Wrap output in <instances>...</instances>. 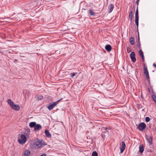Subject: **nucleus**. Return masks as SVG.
<instances>
[{"label": "nucleus", "mask_w": 156, "mask_h": 156, "mask_svg": "<svg viewBox=\"0 0 156 156\" xmlns=\"http://www.w3.org/2000/svg\"><path fill=\"white\" fill-rule=\"evenodd\" d=\"M36 140H37L36 141V149L41 148L46 145L41 139L39 140L36 139Z\"/></svg>", "instance_id": "nucleus-1"}, {"label": "nucleus", "mask_w": 156, "mask_h": 156, "mask_svg": "<svg viewBox=\"0 0 156 156\" xmlns=\"http://www.w3.org/2000/svg\"><path fill=\"white\" fill-rule=\"evenodd\" d=\"M20 137L21 138L18 139V142L21 144H25L27 141V138L26 136L23 134H22Z\"/></svg>", "instance_id": "nucleus-2"}, {"label": "nucleus", "mask_w": 156, "mask_h": 156, "mask_svg": "<svg viewBox=\"0 0 156 156\" xmlns=\"http://www.w3.org/2000/svg\"><path fill=\"white\" fill-rule=\"evenodd\" d=\"M61 99L55 102H54L52 103H50L49 105H48L47 108L49 110H51L58 103V102L61 100Z\"/></svg>", "instance_id": "nucleus-3"}, {"label": "nucleus", "mask_w": 156, "mask_h": 156, "mask_svg": "<svg viewBox=\"0 0 156 156\" xmlns=\"http://www.w3.org/2000/svg\"><path fill=\"white\" fill-rule=\"evenodd\" d=\"M144 73L146 76V79L148 82L149 83H150V78L149 77V72L148 71L147 67H144Z\"/></svg>", "instance_id": "nucleus-4"}, {"label": "nucleus", "mask_w": 156, "mask_h": 156, "mask_svg": "<svg viewBox=\"0 0 156 156\" xmlns=\"http://www.w3.org/2000/svg\"><path fill=\"white\" fill-rule=\"evenodd\" d=\"M138 7H137L136 12L135 13V22L136 24L137 29L138 30V25H139V16H138Z\"/></svg>", "instance_id": "nucleus-5"}, {"label": "nucleus", "mask_w": 156, "mask_h": 156, "mask_svg": "<svg viewBox=\"0 0 156 156\" xmlns=\"http://www.w3.org/2000/svg\"><path fill=\"white\" fill-rule=\"evenodd\" d=\"M146 125L145 123L142 122L140 123L137 128L139 129L140 131H143L146 128Z\"/></svg>", "instance_id": "nucleus-6"}, {"label": "nucleus", "mask_w": 156, "mask_h": 156, "mask_svg": "<svg viewBox=\"0 0 156 156\" xmlns=\"http://www.w3.org/2000/svg\"><path fill=\"white\" fill-rule=\"evenodd\" d=\"M37 4V1H34L31 2L28 4L30 6V9H32L35 6H36Z\"/></svg>", "instance_id": "nucleus-7"}, {"label": "nucleus", "mask_w": 156, "mask_h": 156, "mask_svg": "<svg viewBox=\"0 0 156 156\" xmlns=\"http://www.w3.org/2000/svg\"><path fill=\"white\" fill-rule=\"evenodd\" d=\"M130 57L132 61L135 62L136 61V59L135 57V53L134 52H132L130 54Z\"/></svg>", "instance_id": "nucleus-8"}, {"label": "nucleus", "mask_w": 156, "mask_h": 156, "mask_svg": "<svg viewBox=\"0 0 156 156\" xmlns=\"http://www.w3.org/2000/svg\"><path fill=\"white\" fill-rule=\"evenodd\" d=\"M146 138L147 140L148 143L150 145H152L153 144V138L151 136H150L146 135Z\"/></svg>", "instance_id": "nucleus-9"}, {"label": "nucleus", "mask_w": 156, "mask_h": 156, "mask_svg": "<svg viewBox=\"0 0 156 156\" xmlns=\"http://www.w3.org/2000/svg\"><path fill=\"white\" fill-rule=\"evenodd\" d=\"M126 148V144L125 143L122 141V142L121 146L120 148V152L122 153L124 151Z\"/></svg>", "instance_id": "nucleus-10"}, {"label": "nucleus", "mask_w": 156, "mask_h": 156, "mask_svg": "<svg viewBox=\"0 0 156 156\" xmlns=\"http://www.w3.org/2000/svg\"><path fill=\"white\" fill-rule=\"evenodd\" d=\"M114 8V5L112 4H110L108 6V13H110L112 12Z\"/></svg>", "instance_id": "nucleus-11"}, {"label": "nucleus", "mask_w": 156, "mask_h": 156, "mask_svg": "<svg viewBox=\"0 0 156 156\" xmlns=\"http://www.w3.org/2000/svg\"><path fill=\"white\" fill-rule=\"evenodd\" d=\"M11 107L12 108L16 111H18L20 108V107L18 105H15L14 104L13 105H12Z\"/></svg>", "instance_id": "nucleus-12"}, {"label": "nucleus", "mask_w": 156, "mask_h": 156, "mask_svg": "<svg viewBox=\"0 0 156 156\" xmlns=\"http://www.w3.org/2000/svg\"><path fill=\"white\" fill-rule=\"evenodd\" d=\"M41 128V126L40 124H36L34 128V130H40Z\"/></svg>", "instance_id": "nucleus-13"}, {"label": "nucleus", "mask_w": 156, "mask_h": 156, "mask_svg": "<svg viewBox=\"0 0 156 156\" xmlns=\"http://www.w3.org/2000/svg\"><path fill=\"white\" fill-rule=\"evenodd\" d=\"M30 147L32 149H36V142H31L30 143Z\"/></svg>", "instance_id": "nucleus-14"}, {"label": "nucleus", "mask_w": 156, "mask_h": 156, "mask_svg": "<svg viewBox=\"0 0 156 156\" xmlns=\"http://www.w3.org/2000/svg\"><path fill=\"white\" fill-rule=\"evenodd\" d=\"M105 48L106 50L108 52L110 51L112 49V48L111 45L109 44L106 45L105 46Z\"/></svg>", "instance_id": "nucleus-15"}, {"label": "nucleus", "mask_w": 156, "mask_h": 156, "mask_svg": "<svg viewBox=\"0 0 156 156\" xmlns=\"http://www.w3.org/2000/svg\"><path fill=\"white\" fill-rule=\"evenodd\" d=\"M89 13L90 16H95V12L91 9H90L89 10Z\"/></svg>", "instance_id": "nucleus-16"}, {"label": "nucleus", "mask_w": 156, "mask_h": 156, "mask_svg": "<svg viewBox=\"0 0 156 156\" xmlns=\"http://www.w3.org/2000/svg\"><path fill=\"white\" fill-rule=\"evenodd\" d=\"M30 153L29 150H27L24 152L23 153V156H29Z\"/></svg>", "instance_id": "nucleus-17"}, {"label": "nucleus", "mask_w": 156, "mask_h": 156, "mask_svg": "<svg viewBox=\"0 0 156 156\" xmlns=\"http://www.w3.org/2000/svg\"><path fill=\"white\" fill-rule=\"evenodd\" d=\"M45 133L46 136L48 138H49L51 136V134L49 132L47 129H46L45 130Z\"/></svg>", "instance_id": "nucleus-18"}, {"label": "nucleus", "mask_w": 156, "mask_h": 156, "mask_svg": "<svg viewBox=\"0 0 156 156\" xmlns=\"http://www.w3.org/2000/svg\"><path fill=\"white\" fill-rule=\"evenodd\" d=\"M144 147L143 145H140L139 146V152L140 153H143L144 151Z\"/></svg>", "instance_id": "nucleus-19"}, {"label": "nucleus", "mask_w": 156, "mask_h": 156, "mask_svg": "<svg viewBox=\"0 0 156 156\" xmlns=\"http://www.w3.org/2000/svg\"><path fill=\"white\" fill-rule=\"evenodd\" d=\"M129 42L130 44L133 45L134 44L135 41L134 38L133 37H131L129 39Z\"/></svg>", "instance_id": "nucleus-20"}, {"label": "nucleus", "mask_w": 156, "mask_h": 156, "mask_svg": "<svg viewBox=\"0 0 156 156\" xmlns=\"http://www.w3.org/2000/svg\"><path fill=\"white\" fill-rule=\"evenodd\" d=\"M36 124V123L35 122H31L29 123V126L30 127L34 128Z\"/></svg>", "instance_id": "nucleus-21"}, {"label": "nucleus", "mask_w": 156, "mask_h": 156, "mask_svg": "<svg viewBox=\"0 0 156 156\" xmlns=\"http://www.w3.org/2000/svg\"><path fill=\"white\" fill-rule=\"evenodd\" d=\"M7 102L11 107L13 105V102H12L10 99H9L8 100Z\"/></svg>", "instance_id": "nucleus-22"}, {"label": "nucleus", "mask_w": 156, "mask_h": 156, "mask_svg": "<svg viewBox=\"0 0 156 156\" xmlns=\"http://www.w3.org/2000/svg\"><path fill=\"white\" fill-rule=\"evenodd\" d=\"M77 72H75L71 73L70 74V77L72 78H73V77L74 76H76V75H77Z\"/></svg>", "instance_id": "nucleus-23"}, {"label": "nucleus", "mask_w": 156, "mask_h": 156, "mask_svg": "<svg viewBox=\"0 0 156 156\" xmlns=\"http://www.w3.org/2000/svg\"><path fill=\"white\" fill-rule=\"evenodd\" d=\"M139 55L141 57H144V55L143 53V52L142 50L140 49V51H139Z\"/></svg>", "instance_id": "nucleus-24"}, {"label": "nucleus", "mask_w": 156, "mask_h": 156, "mask_svg": "<svg viewBox=\"0 0 156 156\" xmlns=\"http://www.w3.org/2000/svg\"><path fill=\"white\" fill-rule=\"evenodd\" d=\"M106 133V132L105 131V132H102V134H101V136L103 139H104L105 137V135L104 134V133Z\"/></svg>", "instance_id": "nucleus-25"}, {"label": "nucleus", "mask_w": 156, "mask_h": 156, "mask_svg": "<svg viewBox=\"0 0 156 156\" xmlns=\"http://www.w3.org/2000/svg\"><path fill=\"white\" fill-rule=\"evenodd\" d=\"M98 154L95 151H93L92 154V156H98Z\"/></svg>", "instance_id": "nucleus-26"}, {"label": "nucleus", "mask_w": 156, "mask_h": 156, "mask_svg": "<svg viewBox=\"0 0 156 156\" xmlns=\"http://www.w3.org/2000/svg\"><path fill=\"white\" fill-rule=\"evenodd\" d=\"M152 98L154 101L155 102L156 101V95L155 94H153L152 95Z\"/></svg>", "instance_id": "nucleus-27"}, {"label": "nucleus", "mask_w": 156, "mask_h": 156, "mask_svg": "<svg viewBox=\"0 0 156 156\" xmlns=\"http://www.w3.org/2000/svg\"><path fill=\"white\" fill-rule=\"evenodd\" d=\"M129 18H133V11H131L129 13Z\"/></svg>", "instance_id": "nucleus-28"}, {"label": "nucleus", "mask_w": 156, "mask_h": 156, "mask_svg": "<svg viewBox=\"0 0 156 156\" xmlns=\"http://www.w3.org/2000/svg\"><path fill=\"white\" fill-rule=\"evenodd\" d=\"M145 120L146 122H148L150 121V119L149 117H146L145 119Z\"/></svg>", "instance_id": "nucleus-29"}, {"label": "nucleus", "mask_w": 156, "mask_h": 156, "mask_svg": "<svg viewBox=\"0 0 156 156\" xmlns=\"http://www.w3.org/2000/svg\"><path fill=\"white\" fill-rule=\"evenodd\" d=\"M137 46L140 49V42H137Z\"/></svg>", "instance_id": "nucleus-30"}, {"label": "nucleus", "mask_w": 156, "mask_h": 156, "mask_svg": "<svg viewBox=\"0 0 156 156\" xmlns=\"http://www.w3.org/2000/svg\"><path fill=\"white\" fill-rule=\"evenodd\" d=\"M43 97L41 95H40L39 96H38L37 99L38 100H41L43 99Z\"/></svg>", "instance_id": "nucleus-31"}, {"label": "nucleus", "mask_w": 156, "mask_h": 156, "mask_svg": "<svg viewBox=\"0 0 156 156\" xmlns=\"http://www.w3.org/2000/svg\"><path fill=\"white\" fill-rule=\"evenodd\" d=\"M131 50H130V48H127V51L128 53H129L131 52Z\"/></svg>", "instance_id": "nucleus-32"}, {"label": "nucleus", "mask_w": 156, "mask_h": 156, "mask_svg": "<svg viewBox=\"0 0 156 156\" xmlns=\"http://www.w3.org/2000/svg\"><path fill=\"white\" fill-rule=\"evenodd\" d=\"M153 149H148V150H147V151L148 152H152L153 151Z\"/></svg>", "instance_id": "nucleus-33"}, {"label": "nucleus", "mask_w": 156, "mask_h": 156, "mask_svg": "<svg viewBox=\"0 0 156 156\" xmlns=\"http://www.w3.org/2000/svg\"><path fill=\"white\" fill-rule=\"evenodd\" d=\"M139 0H136V4H137V7H138V5L139 4Z\"/></svg>", "instance_id": "nucleus-34"}, {"label": "nucleus", "mask_w": 156, "mask_h": 156, "mask_svg": "<svg viewBox=\"0 0 156 156\" xmlns=\"http://www.w3.org/2000/svg\"><path fill=\"white\" fill-rule=\"evenodd\" d=\"M137 42H140V38H139V33H138V37L137 38Z\"/></svg>", "instance_id": "nucleus-35"}, {"label": "nucleus", "mask_w": 156, "mask_h": 156, "mask_svg": "<svg viewBox=\"0 0 156 156\" xmlns=\"http://www.w3.org/2000/svg\"><path fill=\"white\" fill-rule=\"evenodd\" d=\"M40 156H47L46 154L44 153L40 155Z\"/></svg>", "instance_id": "nucleus-36"}, {"label": "nucleus", "mask_w": 156, "mask_h": 156, "mask_svg": "<svg viewBox=\"0 0 156 156\" xmlns=\"http://www.w3.org/2000/svg\"><path fill=\"white\" fill-rule=\"evenodd\" d=\"M129 20H130V21L131 22H132L133 18H129Z\"/></svg>", "instance_id": "nucleus-37"}, {"label": "nucleus", "mask_w": 156, "mask_h": 156, "mask_svg": "<svg viewBox=\"0 0 156 156\" xmlns=\"http://www.w3.org/2000/svg\"><path fill=\"white\" fill-rule=\"evenodd\" d=\"M141 58H142V61H143V62H144V63L145 61H144V57H141Z\"/></svg>", "instance_id": "nucleus-38"}, {"label": "nucleus", "mask_w": 156, "mask_h": 156, "mask_svg": "<svg viewBox=\"0 0 156 156\" xmlns=\"http://www.w3.org/2000/svg\"><path fill=\"white\" fill-rule=\"evenodd\" d=\"M152 130H153L154 132V131L155 130V128H154V127H153L152 129H151Z\"/></svg>", "instance_id": "nucleus-39"}, {"label": "nucleus", "mask_w": 156, "mask_h": 156, "mask_svg": "<svg viewBox=\"0 0 156 156\" xmlns=\"http://www.w3.org/2000/svg\"><path fill=\"white\" fill-rule=\"evenodd\" d=\"M153 66H154L156 68V64H155L154 63H153Z\"/></svg>", "instance_id": "nucleus-40"}, {"label": "nucleus", "mask_w": 156, "mask_h": 156, "mask_svg": "<svg viewBox=\"0 0 156 156\" xmlns=\"http://www.w3.org/2000/svg\"><path fill=\"white\" fill-rule=\"evenodd\" d=\"M18 61V60L16 59H15V60L14 61V62H17Z\"/></svg>", "instance_id": "nucleus-41"}, {"label": "nucleus", "mask_w": 156, "mask_h": 156, "mask_svg": "<svg viewBox=\"0 0 156 156\" xmlns=\"http://www.w3.org/2000/svg\"><path fill=\"white\" fill-rule=\"evenodd\" d=\"M111 128H107V127H105V130H107V129H110Z\"/></svg>", "instance_id": "nucleus-42"}, {"label": "nucleus", "mask_w": 156, "mask_h": 156, "mask_svg": "<svg viewBox=\"0 0 156 156\" xmlns=\"http://www.w3.org/2000/svg\"><path fill=\"white\" fill-rule=\"evenodd\" d=\"M149 128H151V124H149Z\"/></svg>", "instance_id": "nucleus-43"}, {"label": "nucleus", "mask_w": 156, "mask_h": 156, "mask_svg": "<svg viewBox=\"0 0 156 156\" xmlns=\"http://www.w3.org/2000/svg\"><path fill=\"white\" fill-rule=\"evenodd\" d=\"M144 67H146L145 66V64L144 63Z\"/></svg>", "instance_id": "nucleus-44"}, {"label": "nucleus", "mask_w": 156, "mask_h": 156, "mask_svg": "<svg viewBox=\"0 0 156 156\" xmlns=\"http://www.w3.org/2000/svg\"><path fill=\"white\" fill-rule=\"evenodd\" d=\"M141 98H143V96L142 95V94L141 95Z\"/></svg>", "instance_id": "nucleus-45"}, {"label": "nucleus", "mask_w": 156, "mask_h": 156, "mask_svg": "<svg viewBox=\"0 0 156 156\" xmlns=\"http://www.w3.org/2000/svg\"><path fill=\"white\" fill-rule=\"evenodd\" d=\"M155 102L156 103V101Z\"/></svg>", "instance_id": "nucleus-46"}]
</instances>
